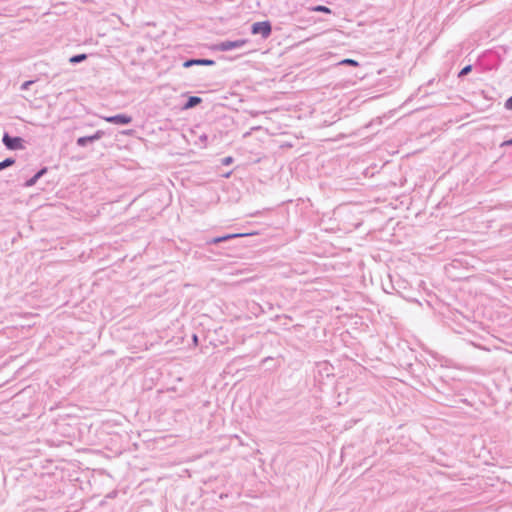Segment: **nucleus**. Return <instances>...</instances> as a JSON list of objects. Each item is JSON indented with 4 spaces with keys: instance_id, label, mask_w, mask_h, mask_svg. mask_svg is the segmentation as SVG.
<instances>
[{
    "instance_id": "nucleus-24",
    "label": "nucleus",
    "mask_w": 512,
    "mask_h": 512,
    "mask_svg": "<svg viewBox=\"0 0 512 512\" xmlns=\"http://www.w3.org/2000/svg\"><path fill=\"white\" fill-rule=\"evenodd\" d=\"M502 145H508V146L512 145V138L503 142Z\"/></svg>"
},
{
    "instance_id": "nucleus-4",
    "label": "nucleus",
    "mask_w": 512,
    "mask_h": 512,
    "mask_svg": "<svg viewBox=\"0 0 512 512\" xmlns=\"http://www.w3.org/2000/svg\"><path fill=\"white\" fill-rule=\"evenodd\" d=\"M463 328L469 334L468 336H465L463 339L475 347H480V345L477 342V333L480 330V322L475 320L471 321L470 319L466 318V322L463 324Z\"/></svg>"
},
{
    "instance_id": "nucleus-1",
    "label": "nucleus",
    "mask_w": 512,
    "mask_h": 512,
    "mask_svg": "<svg viewBox=\"0 0 512 512\" xmlns=\"http://www.w3.org/2000/svg\"><path fill=\"white\" fill-rule=\"evenodd\" d=\"M482 406L486 408V412L482 410V419L486 426L484 429L490 434V440L494 443L503 442L505 433L502 430L504 422L503 412L506 408V401L502 399L499 386L490 377L482 382Z\"/></svg>"
},
{
    "instance_id": "nucleus-28",
    "label": "nucleus",
    "mask_w": 512,
    "mask_h": 512,
    "mask_svg": "<svg viewBox=\"0 0 512 512\" xmlns=\"http://www.w3.org/2000/svg\"><path fill=\"white\" fill-rule=\"evenodd\" d=\"M481 349L482 350H489L484 344H482Z\"/></svg>"
},
{
    "instance_id": "nucleus-3",
    "label": "nucleus",
    "mask_w": 512,
    "mask_h": 512,
    "mask_svg": "<svg viewBox=\"0 0 512 512\" xmlns=\"http://www.w3.org/2000/svg\"><path fill=\"white\" fill-rule=\"evenodd\" d=\"M501 108L498 93L494 89H491V93L489 90L482 89V113L488 110L500 111Z\"/></svg>"
},
{
    "instance_id": "nucleus-17",
    "label": "nucleus",
    "mask_w": 512,
    "mask_h": 512,
    "mask_svg": "<svg viewBox=\"0 0 512 512\" xmlns=\"http://www.w3.org/2000/svg\"><path fill=\"white\" fill-rule=\"evenodd\" d=\"M472 70V65H466L465 67H463L461 69V71L459 72L458 74V77L462 78L464 76H466L467 74H469Z\"/></svg>"
},
{
    "instance_id": "nucleus-19",
    "label": "nucleus",
    "mask_w": 512,
    "mask_h": 512,
    "mask_svg": "<svg viewBox=\"0 0 512 512\" xmlns=\"http://www.w3.org/2000/svg\"><path fill=\"white\" fill-rule=\"evenodd\" d=\"M504 108L512 111V95L505 101Z\"/></svg>"
},
{
    "instance_id": "nucleus-10",
    "label": "nucleus",
    "mask_w": 512,
    "mask_h": 512,
    "mask_svg": "<svg viewBox=\"0 0 512 512\" xmlns=\"http://www.w3.org/2000/svg\"><path fill=\"white\" fill-rule=\"evenodd\" d=\"M194 65H205V66H214L215 61L212 59H204V58H191L187 59L183 62L184 68H190Z\"/></svg>"
},
{
    "instance_id": "nucleus-22",
    "label": "nucleus",
    "mask_w": 512,
    "mask_h": 512,
    "mask_svg": "<svg viewBox=\"0 0 512 512\" xmlns=\"http://www.w3.org/2000/svg\"><path fill=\"white\" fill-rule=\"evenodd\" d=\"M232 161H233V158L229 156V157L224 158V159H223V161H222V163H223L224 165H229V164H231V163H232Z\"/></svg>"
},
{
    "instance_id": "nucleus-5",
    "label": "nucleus",
    "mask_w": 512,
    "mask_h": 512,
    "mask_svg": "<svg viewBox=\"0 0 512 512\" xmlns=\"http://www.w3.org/2000/svg\"><path fill=\"white\" fill-rule=\"evenodd\" d=\"M2 142L8 150H21L24 149V140L18 136H11L5 132L2 137Z\"/></svg>"
},
{
    "instance_id": "nucleus-29",
    "label": "nucleus",
    "mask_w": 512,
    "mask_h": 512,
    "mask_svg": "<svg viewBox=\"0 0 512 512\" xmlns=\"http://www.w3.org/2000/svg\"><path fill=\"white\" fill-rule=\"evenodd\" d=\"M482 449H485V440L482 439Z\"/></svg>"
},
{
    "instance_id": "nucleus-23",
    "label": "nucleus",
    "mask_w": 512,
    "mask_h": 512,
    "mask_svg": "<svg viewBox=\"0 0 512 512\" xmlns=\"http://www.w3.org/2000/svg\"><path fill=\"white\" fill-rule=\"evenodd\" d=\"M192 341H193L194 346L198 345V336L196 334H193Z\"/></svg>"
},
{
    "instance_id": "nucleus-21",
    "label": "nucleus",
    "mask_w": 512,
    "mask_h": 512,
    "mask_svg": "<svg viewBox=\"0 0 512 512\" xmlns=\"http://www.w3.org/2000/svg\"><path fill=\"white\" fill-rule=\"evenodd\" d=\"M48 171V168L47 167H43L41 168L37 173H36V178H41L42 176H44Z\"/></svg>"
},
{
    "instance_id": "nucleus-9",
    "label": "nucleus",
    "mask_w": 512,
    "mask_h": 512,
    "mask_svg": "<svg viewBox=\"0 0 512 512\" xmlns=\"http://www.w3.org/2000/svg\"><path fill=\"white\" fill-rule=\"evenodd\" d=\"M106 122L117 125H128L132 122V117L126 114H117L103 118Z\"/></svg>"
},
{
    "instance_id": "nucleus-15",
    "label": "nucleus",
    "mask_w": 512,
    "mask_h": 512,
    "mask_svg": "<svg viewBox=\"0 0 512 512\" xmlns=\"http://www.w3.org/2000/svg\"><path fill=\"white\" fill-rule=\"evenodd\" d=\"M14 163H15L14 158L9 157V158L4 159L3 161L0 162V171L12 166Z\"/></svg>"
},
{
    "instance_id": "nucleus-6",
    "label": "nucleus",
    "mask_w": 512,
    "mask_h": 512,
    "mask_svg": "<svg viewBox=\"0 0 512 512\" xmlns=\"http://www.w3.org/2000/svg\"><path fill=\"white\" fill-rule=\"evenodd\" d=\"M251 32L254 35H261L262 38L266 39L272 32L271 23L269 21L255 22L251 26Z\"/></svg>"
},
{
    "instance_id": "nucleus-20",
    "label": "nucleus",
    "mask_w": 512,
    "mask_h": 512,
    "mask_svg": "<svg viewBox=\"0 0 512 512\" xmlns=\"http://www.w3.org/2000/svg\"><path fill=\"white\" fill-rule=\"evenodd\" d=\"M34 84V81L33 80H28V81H25L22 85H21V90H28L29 87Z\"/></svg>"
},
{
    "instance_id": "nucleus-26",
    "label": "nucleus",
    "mask_w": 512,
    "mask_h": 512,
    "mask_svg": "<svg viewBox=\"0 0 512 512\" xmlns=\"http://www.w3.org/2000/svg\"><path fill=\"white\" fill-rule=\"evenodd\" d=\"M487 312H488V311H487V309L485 308V309L482 311V317H485V316H486V314H487Z\"/></svg>"
},
{
    "instance_id": "nucleus-11",
    "label": "nucleus",
    "mask_w": 512,
    "mask_h": 512,
    "mask_svg": "<svg viewBox=\"0 0 512 512\" xmlns=\"http://www.w3.org/2000/svg\"><path fill=\"white\" fill-rule=\"evenodd\" d=\"M249 235H251V234L250 233L227 234V235H224V236L214 237V238L210 239L209 241H207V244L215 245V244H219L221 242L228 241L230 239H234V238H238V237H244V236H249Z\"/></svg>"
},
{
    "instance_id": "nucleus-30",
    "label": "nucleus",
    "mask_w": 512,
    "mask_h": 512,
    "mask_svg": "<svg viewBox=\"0 0 512 512\" xmlns=\"http://www.w3.org/2000/svg\"><path fill=\"white\" fill-rule=\"evenodd\" d=\"M481 281H484V278H483V277L481 278ZM485 281H489V278H488V279H485Z\"/></svg>"
},
{
    "instance_id": "nucleus-14",
    "label": "nucleus",
    "mask_w": 512,
    "mask_h": 512,
    "mask_svg": "<svg viewBox=\"0 0 512 512\" xmlns=\"http://www.w3.org/2000/svg\"><path fill=\"white\" fill-rule=\"evenodd\" d=\"M311 11H314V12H320V13H326V14H330L332 13L331 9L328 8L327 6H324V5H316V6H313L311 8Z\"/></svg>"
},
{
    "instance_id": "nucleus-16",
    "label": "nucleus",
    "mask_w": 512,
    "mask_h": 512,
    "mask_svg": "<svg viewBox=\"0 0 512 512\" xmlns=\"http://www.w3.org/2000/svg\"><path fill=\"white\" fill-rule=\"evenodd\" d=\"M339 65H349V66H359V63L354 60V59H350V58H347V59H343L339 62Z\"/></svg>"
},
{
    "instance_id": "nucleus-13",
    "label": "nucleus",
    "mask_w": 512,
    "mask_h": 512,
    "mask_svg": "<svg viewBox=\"0 0 512 512\" xmlns=\"http://www.w3.org/2000/svg\"><path fill=\"white\" fill-rule=\"evenodd\" d=\"M86 59H87V54L82 53V54H77V55H73L72 57H70L69 62L71 64L75 65V64H79V63L85 61Z\"/></svg>"
},
{
    "instance_id": "nucleus-12",
    "label": "nucleus",
    "mask_w": 512,
    "mask_h": 512,
    "mask_svg": "<svg viewBox=\"0 0 512 512\" xmlns=\"http://www.w3.org/2000/svg\"><path fill=\"white\" fill-rule=\"evenodd\" d=\"M202 102V99L198 96L188 97L186 103L183 105V109H191Z\"/></svg>"
},
{
    "instance_id": "nucleus-25",
    "label": "nucleus",
    "mask_w": 512,
    "mask_h": 512,
    "mask_svg": "<svg viewBox=\"0 0 512 512\" xmlns=\"http://www.w3.org/2000/svg\"><path fill=\"white\" fill-rule=\"evenodd\" d=\"M481 326H482V331L486 330V329H490L489 326H485V323L484 321L482 320V323H481Z\"/></svg>"
},
{
    "instance_id": "nucleus-27",
    "label": "nucleus",
    "mask_w": 512,
    "mask_h": 512,
    "mask_svg": "<svg viewBox=\"0 0 512 512\" xmlns=\"http://www.w3.org/2000/svg\"><path fill=\"white\" fill-rule=\"evenodd\" d=\"M480 61V55H478L475 59V63L477 64Z\"/></svg>"
},
{
    "instance_id": "nucleus-8",
    "label": "nucleus",
    "mask_w": 512,
    "mask_h": 512,
    "mask_svg": "<svg viewBox=\"0 0 512 512\" xmlns=\"http://www.w3.org/2000/svg\"><path fill=\"white\" fill-rule=\"evenodd\" d=\"M103 130H97L93 135L79 137L76 141L79 147H85L88 144L94 143L95 141L100 140L104 136Z\"/></svg>"
},
{
    "instance_id": "nucleus-2",
    "label": "nucleus",
    "mask_w": 512,
    "mask_h": 512,
    "mask_svg": "<svg viewBox=\"0 0 512 512\" xmlns=\"http://www.w3.org/2000/svg\"><path fill=\"white\" fill-rule=\"evenodd\" d=\"M507 54L504 46H495L482 52V72L497 69Z\"/></svg>"
},
{
    "instance_id": "nucleus-7",
    "label": "nucleus",
    "mask_w": 512,
    "mask_h": 512,
    "mask_svg": "<svg viewBox=\"0 0 512 512\" xmlns=\"http://www.w3.org/2000/svg\"><path fill=\"white\" fill-rule=\"evenodd\" d=\"M247 43L244 39H238L234 41L226 40L218 43L216 49L219 51H231L243 47Z\"/></svg>"
},
{
    "instance_id": "nucleus-18",
    "label": "nucleus",
    "mask_w": 512,
    "mask_h": 512,
    "mask_svg": "<svg viewBox=\"0 0 512 512\" xmlns=\"http://www.w3.org/2000/svg\"><path fill=\"white\" fill-rule=\"evenodd\" d=\"M38 180H39V178H36V174H35L33 177H31L30 179H28L25 182V186L26 187H32V186H34L37 183Z\"/></svg>"
}]
</instances>
